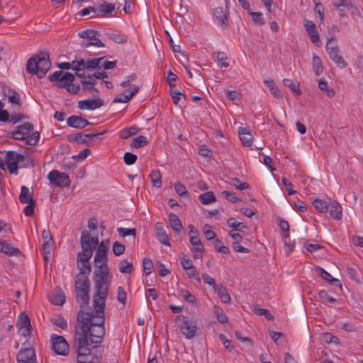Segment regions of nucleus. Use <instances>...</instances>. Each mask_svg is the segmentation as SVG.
Wrapping results in <instances>:
<instances>
[{
  "mask_svg": "<svg viewBox=\"0 0 363 363\" xmlns=\"http://www.w3.org/2000/svg\"><path fill=\"white\" fill-rule=\"evenodd\" d=\"M108 292L96 291L93 296L94 311L80 310L77 318V325L75 326L73 346L76 352L82 357L91 354L89 345L97 348L104 339L106 330L105 303Z\"/></svg>",
  "mask_w": 363,
  "mask_h": 363,
  "instance_id": "1",
  "label": "nucleus"
},
{
  "mask_svg": "<svg viewBox=\"0 0 363 363\" xmlns=\"http://www.w3.org/2000/svg\"><path fill=\"white\" fill-rule=\"evenodd\" d=\"M109 242L101 241L96 251L94 256V266L93 281L96 291L108 292L111 283V277L108 266V252Z\"/></svg>",
  "mask_w": 363,
  "mask_h": 363,
  "instance_id": "2",
  "label": "nucleus"
},
{
  "mask_svg": "<svg viewBox=\"0 0 363 363\" xmlns=\"http://www.w3.org/2000/svg\"><path fill=\"white\" fill-rule=\"evenodd\" d=\"M51 67L50 55L48 52H40L30 57L27 62L26 71L37 75L39 79L43 78Z\"/></svg>",
  "mask_w": 363,
  "mask_h": 363,
  "instance_id": "3",
  "label": "nucleus"
},
{
  "mask_svg": "<svg viewBox=\"0 0 363 363\" xmlns=\"http://www.w3.org/2000/svg\"><path fill=\"white\" fill-rule=\"evenodd\" d=\"M179 323L181 333L187 338L191 339L195 336L198 329L196 320L184 315H179L176 318Z\"/></svg>",
  "mask_w": 363,
  "mask_h": 363,
  "instance_id": "4",
  "label": "nucleus"
},
{
  "mask_svg": "<svg viewBox=\"0 0 363 363\" xmlns=\"http://www.w3.org/2000/svg\"><path fill=\"white\" fill-rule=\"evenodd\" d=\"M52 348L55 354L66 356L69 352V346L62 336L52 335L50 337Z\"/></svg>",
  "mask_w": 363,
  "mask_h": 363,
  "instance_id": "5",
  "label": "nucleus"
},
{
  "mask_svg": "<svg viewBox=\"0 0 363 363\" xmlns=\"http://www.w3.org/2000/svg\"><path fill=\"white\" fill-rule=\"evenodd\" d=\"M82 252H79V256L92 257L94 250V245L92 240V237L86 230H84L81 235L80 239Z\"/></svg>",
  "mask_w": 363,
  "mask_h": 363,
  "instance_id": "6",
  "label": "nucleus"
},
{
  "mask_svg": "<svg viewBox=\"0 0 363 363\" xmlns=\"http://www.w3.org/2000/svg\"><path fill=\"white\" fill-rule=\"evenodd\" d=\"M48 179L50 183L56 186L65 187L70 184L69 176L57 170H52L48 174Z\"/></svg>",
  "mask_w": 363,
  "mask_h": 363,
  "instance_id": "7",
  "label": "nucleus"
},
{
  "mask_svg": "<svg viewBox=\"0 0 363 363\" xmlns=\"http://www.w3.org/2000/svg\"><path fill=\"white\" fill-rule=\"evenodd\" d=\"M303 26L310 37L311 42L316 46H319L320 40L315 24L312 21L305 20L303 22Z\"/></svg>",
  "mask_w": 363,
  "mask_h": 363,
  "instance_id": "8",
  "label": "nucleus"
},
{
  "mask_svg": "<svg viewBox=\"0 0 363 363\" xmlns=\"http://www.w3.org/2000/svg\"><path fill=\"white\" fill-rule=\"evenodd\" d=\"M35 352L33 348L21 349L17 354L18 363H33L35 360Z\"/></svg>",
  "mask_w": 363,
  "mask_h": 363,
  "instance_id": "9",
  "label": "nucleus"
},
{
  "mask_svg": "<svg viewBox=\"0 0 363 363\" xmlns=\"http://www.w3.org/2000/svg\"><path fill=\"white\" fill-rule=\"evenodd\" d=\"M13 138L15 140H25L26 144L35 145L38 143L40 134L38 132L31 133L30 135L25 136L23 132H20L17 129L13 132Z\"/></svg>",
  "mask_w": 363,
  "mask_h": 363,
  "instance_id": "10",
  "label": "nucleus"
},
{
  "mask_svg": "<svg viewBox=\"0 0 363 363\" xmlns=\"http://www.w3.org/2000/svg\"><path fill=\"white\" fill-rule=\"evenodd\" d=\"M91 257H84L79 256V254H77V267L79 269V275H89L91 272V267L89 264V260Z\"/></svg>",
  "mask_w": 363,
  "mask_h": 363,
  "instance_id": "11",
  "label": "nucleus"
},
{
  "mask_svg": "<svg viewBox=\"0 0 363 363\" xmlns=\"http://www.w3.org/2000/svg\"><path fill=\"white\" fill-rule=\"evenodd\" d=\"M89 291L90 290H78L76 292V298L80 306V310L85 312H90L88 309V304L89 302Z\"/></svg>",
  "mask_w": 363,
  "mask_h": 363,
  "instance_id": "12",
  "label": "nucleus"
},
{
  "mask_svg": "<svg viewBox=\"0 0 363 363\" xmlns=\"http://www.w3.org/2000/svg\"><path fill=\"white\" fill-rule=\"evenodd\" d=\"M103 105L104 101L100 98L82 100L78 102V107L82 110H94L101 107Z\"/></svg>",
  "mask_w": 363,
  "mask_h": 363,
  "instance_id": "13",
  "label": "nucleus"
},
{
  "mask_svg": "<svg viewBox=\"0 0 363 363\" xmlns=\"http://www.w3.org/2000/svg\"><path fill=\"white\" fill-rule=\"evenodd\" d=\"M104 132L91 133H79L76 134L72 139L69 138V140L74 141L78 144H86L92 142L94 138L104 134Z\"/></svg>",
  "mask_w": 363,
  "mask_h": 363,
  "instance_id": "14",
  "label": "nucleus"
},
{
  "mask_svg": "<svg viewBox=\"0 0 363 363\" xmlns=\"http://www.w3.org/2000/svg\"><path fill=\"white\" fill-rule=\"evenodd\" d=\"M67 123L69 126L77 129H83L86 125L91 124L86 119L74 115L71 116L67 119Z\"/></svg>",
  "mask_w": 363,
  "mask_h": 363,
  "instance_id": "15",
  "label": "nucleus"
},
{
  "mask_svg": "<svg viewBox=\"0 0 363 363\" xmlns=\"http://www.w3.org/2000/svg\"><path fill=\"white\" fill-rule=\"evenodd\" d=\"M330 50L327 52L330 56V59L339 67L340 68H345L347 64L344 60L343 57L340 55V50L338 48H329Z\"/></svg>",
  "mask_w": 363,
  "mask_h": 363,
  "instance_id": "16",
  "label": "nucleus"
},
{
  "mask_svg": "<svg viewBox=\"0 0 363 363\" xmlns=\"http://www.w3.org/2000/svg\"><path fill=\"white\" fill-rule=\"evenodd\" d=\"M25 160H0V168L2 170H6V167L10 174H18V168L20 167L21 162Z\"/></svg>",
  "mask_w": 363,
  "mask_h": 363,
  "instance_id": "17",
  "label": "nucleus"
},
{
  "mask_svg": "<svg viewBox=\"0 0 363 363\" xmlns=\"http://www.w3.org/2000/svg\"><path fill=\"white\" fill-rule=\"evenodd\" d=\"M330 216L337 220H340L342 219V206L340 204L335 200H330L328 203V209Z\"/></svg>",
  "mask_w": 363,
  "mask_h": 363,
  "instance_id": "18",
  "label": "nucleus"
},
{
  "mask_svg": "<svg viewBox=\"0 0 363 363\" xmlns=\"http://www.w3.org/2000/svg\"><path fill=\"white\" fill-rule=\"evenodd\" d=\"M75 77L71 72H65L53 85L57 88L67 89L74 81Z\"/></svg>",
  "mask_w": 363,
  "mask_h": 363,
  "instance_id": "19",
  "label": "nucleus"
},
{
  "mask_svg": "<svg viewBox=\"0 0 363 363\" xmlns=\"http://www.w3.org/2000/svg\"><path fill=\"white\" fill-rule=\"evenodd\" d=\"M89 275L77 274L75 277V291L90 290Z\"/></svg>",
  "mask_w": 363,
  "mask_h": 363,
  "instance_id": "20",
  "label": "nucleus"
},
{
  "mask_svg": "<svg viewBox=\"0 0 363 363\" xmlns=\"http://www.w3.org/2000/svg\"><path fill=\"white\" fill-rule=\"evenodd\" d=\"M0 252L10 256H16L21 254L18 248L13 247L6 240L0 241Z\"/></svg>",
  "mask_w": 363,
  "mask_h": 363,
  "instance_id": "21",
  "label": "nucleus"
},
{
  "mask_svg": "<svg viewBox=\"0 0 363 363\" xmlns=\"http://www.w3.org/2000/svg\"><path fill=\"white\" fill-rule=\"evenodd\" d=\"M66 296L60 288H56L50 296V302L55 306H62L65 302Z\"/></svg>",
  "mask_w": 363,
  "mask_h": 363,
  "instance_id": "22",
  "label": "nucleus"
},
{
  "mask_svg": "<svg viewBox=\"0 0 363 363\" xmlns=\"http://www.w3.org/2000/svg\"><path fill=\"white\" fill-rule=\"evenodd\" d=\"M238 134L240 140L243 145L246 147H250L252 145V135L249 128L240 127L238 129Z\"/></svg>",
  "mask_w": 363,
  "mask_h": 363,
  "instance_id": "23",
  "label": "nucleus"
},
{
  "mask_svg": "<svg viewBox=\"0 0 363 363\" xmlns=\"http://www.w3.org/2000/svg\"><path fill=\"white\" fill-rule=\"evenodd\" d=\"M228 10H224L223 7H217L214 9V15L219 22V25L223 28L228 26Z\"/></svg>",
  "mask_w": 363,
  "mask_h": 363,
  "instance_id": "24",
  "label": "nucleus"
},
{
  "mask_svg": "<svg viewBox=\"0 0 363 363\" xmlns=\"http://www.w3.org/2000/svg\"><path fill=\"white\" fill-rule=\"evenodd\" d=\"M155 230L157 233V238L158 240L164 245L170 246L168 235L166 233L165 230L162 227L160 223H157L155 225Z\"/></svg>",
  "mask_w": 363,
  "mask_h": 363,
  "instance_id": "25",
  "label": "nucleus"
},
{
  "mask_svg": "<svg viewBox=\"0 0 363 363\" xmlns=\"http://www.w3.org/2000/svg\"><path fill=\"white\" fill-rule=\"evenodd\" d=\"M33 191L30 193L29 189L26 186H22L21 188V193L19 195V201L22 203H28L35 201L33 199Z\"/></svg>",
  "mask_w": 363,
  "mask_h": 363,
  "instance_id": "26",
  "label": "nucleus"
},
{
  "mask_svg": "<svg viewBox=\"0 0 363 363\" xmlns=\"http://www.w3.org/2000/svg\"><path fill=\"white\" fill-rule=\"evenodd\" d=\"M318 271L319 272V274L320 276L325 280H326L327 281H328L330 284L334 285V286H337L340 288H342V284L340 283V281L335 279V278H333L331 274L330 273H328V272H326L324 269L318 267Z\"/></svg>",
  "mask_w": 363,
  "mask_h": 363,
  "instance_id": "27",
  "label": "nucleus"
},
{
  "mask_svg": "<svg viewBox=\"0 0 363 363\" xmlns=\"http://www.w3.org/2000/svg\"><path fill=\"white\" fill-rule=\"evenodd\" d=\"M169 223L172 230L176 233H180L182 230V224L178 216L173 213H171L169 216Z\"/></svg>",
  "mask_w": 363,
  "mask_h": 363,
  "instance_id": "28",
  "label": "nucleus"
},
{
  "mask_svg": "<svg viewBox=\"0 0 363 363\" xmlns=\"http://www.w3.org/2000/svg\"><path fill=\"white\" fill-rule=\"evenodd\" d=\"M199 201L204 205H208L216 201V197L213 191H207L199 196Z\"/></svg>",
  "mask_w": 363,
  "mask_h": 363,
  "instance_id": "29",
  "label": "nucleus"
},
{
  "mask_svg": "<svg viewBox=\"0 0 363 363\" xmlns=\"http://www.w3.org/2000/svg\"><path fill=\"white\" fill-rule=\"evenodd\" d=\"M318 88L325 92V94L330 98L335 95V91L333 88L328 86V83L325 79H320L318 81Z\"/></svg>",
  "mask_w": 363,
  "mask_h": 363,
  "instance_id": "30",
  "label": "nucleus"
},
{
  "mask_svg": "<svg viewBox=\"0 0 363 363\" xmlns=\"http://www.w3.org/2000/svg\"><path fill=\"white\" fill-rule=\"evenodd\" d=\"M116 4L104 2L99 6V12L101 14H96V16H104L106 14H109L114 11Z\"/></svg>",
  "mask_w": 363,
  "mask_h": 363,
  "instance_id": "31",
  "label": "nucleus"
},
{
  "mask_svg": "<svg viewBox=\"0 0 363 363\" xmlns=\"http://www.w3.org/2000/svg\"><path fill=\"white\" fill-rule=\"evenodd\" d=\"M264 84L269 89L271 94L276 99H281L282 95L272 79L264 80Z\"/></svg>",
  "mask_w": 363,
  "mask_h": 363,
  "instance_id": "32",
  "label": "nucleus"
},
{
  "mask_svg": "<svg viewBox=\"0 0 363 363\" xmlns=\"http://www.w3.org/2000/svg\"><path fill=\"white\" fill-rule=\"evenodd\" d=\"M16 325L19 329L26 327H31L30 318L25 312L20 313Z\"/></svg>",
  "mask_w": 363,
  "mask_h": 363,
  "instance_id": "33",
  "label": "nucleus"
},
{
  "mask_svg": "<svg viewBox=\"0 0 363 363\" xmlns=\"http://www.w3.org/2000/svg\"><path fill=\"white\" fill-rule=\"evenodd\" d=\"M106 36L118 44H125L128 41V37L123 34L118 33H106Z\"/></svg>",
  "mask_w": 363,
  "mask_h": 363,
  "instance_id": "34",
  "label": "nucleus"
},
{
  "mask_svg": "<svg viewBox=\"0 0 363 363\" xmlns=\"http://www.w3.org/2000/svg\"><path fill=\"white\" fill-rule=\"evenodd\" d=\"M313 68L316 76L320 75L323 72V65L320 57L313 55Z\"/></svg>",
  "mask_w": 363,
  "mask_h": 363,
  "instance_id": "35",
  "label": "nucleus"
},
{
  "mask_svg": "<svg viewBox=\"0 0 363 363\" xmlns=\"http://www.w3.org/2000/svg\"><path fill=\"white\" fill-rule=\"evenodd\" d=\"M217 292L223 303H228L230 302L231 298L225 287L220 286L217 289Z\"/></svg>",
  "mask_w": 363,
  "mask_h": 363,
  "instance_id": "36",
  "label": "nucleus"
},
{
  "mask_svg": "<svg viewBox=\"0 0 363 363\" xmlns=\"http://www.w3.org/2000/svg\"><path fill=\"white\" fill-rule=\"evenodd\" d=\"M150 177L153 186L160 188L162 186L161 174L159 170H153L151 172Z\"/></svg>",
  "mask_w": 363,
  "mask_h": 363,
  "instance_id": "37",
  "label": "nucleus"
},
{
  "mask_svg": "<svg viewBox=\"0 0 363 363\" xmlns=\"http://www.w3.org/2000/svg\"><path fill=\"white\" fill-rule=\"evenodd\" d=\"M213 245L215 250L217 252H220L223 255L229 254V252H230L229 248L227 246L224 245L223 242L220 241V240L214 239V240L213 242Z\"/></svg>",
  "mask_w": 363,
  "mask_h": 363,
  "instance_id": "38",
  "label": "nucleus"
},
{
  "mask_svg": "<svg viewBox=\"0 0 363 363\" xmlns=\"http://www.w3.org/2000/svg\"><path fill=\"white\" fill-rule=\"evenodd\" d=\"M0 159H25L24 155L17 154L14 151H0Z\"/></svg>",
  "mask_w": 363,
  "mask_h": 363,
  "instance_id": "39",
  "label": "nucleus"
},
{
  "mask_svg": "<svg viewBox=\"0 0 363 363\" xmlns=\"http://www.w3.org/2000/svg\"><path fill=\"white\" fill-rule=\"evenodd\" d=\"M312 203L318 211L320 213H326L328 211V204L325 201L316 199L312 202Z\"/></svg>",
  "mask_w": 363,
  "mask_h": 363,
  "instance_id": "40",
  "label": "nucleus"
},
{
  "mask_svg": "<svg viewBox=\"0 0 363 363\" xmlns=\"http://www.w3.org/2000/svg\"><path fill=\"white\" fill-rule=\"evenodd\" d=\"M138 128L136 126H131L122 129L119 132V135L121 138L126 139L131 135H133L138 133Z\"/></svg>",
  "mask_w": 363,
  "mask_h": 363,
  "instance_id": "41",
  "label": "nucleus"
},
{
  "mask_svg": "<svg viewBox=\"0 0 363 363\" xmlns=\"http://www.w3.org/2000/svg\"><path fill=\"white\" fill-rule=\"evenodd\" d=\"M9 101L11 104H14L18 105V106H21V100H20V96L19 94L15 90L12 89H9Z\"/></svg>",
  "mask_w": 363,
  "mask_h": 363,
  "instance_id": "42",
  "label": "nucleus"
},
{
  "mask_svg": "<svg viewBox=\"0 0 363 363\" xmlns=\"http://www.w3.org/2000/svg\"><path fill=\"white\" fill-rule=\"evenodd\" d=\"M277 220L279 221V225L280 228L283 231V234H282L283 238L286 239V238H289V223L280 217H279L277 218Z\"/></svg>",
  "mask_w": 363,
  "mask_h": 363,
  "instance_id": "43",
  "label": "nucleus"
},
{
  "mask_svg": "<svg viewBox=\"0 0 363 363\" xmlns=\"http://www.w3.org/2000/svg\"><path fill=\"white\" fill-rule=\"evenodd\" d=\"M283 84L284 86L289 87L296 95L299 96L301 94V90L299 88V85L294 83L291 79H284Z\"/></svg>",
  "mask_w": 363,
  "mask_h": 363,
  "instance_id": "44",
  "label": "nucleus"
},
{
  "mask_svg": "<svg viewBox=\"0 0 363 363\" xmlns=\"http://www.w3.org/2000/svg\"><path fill=\"white\" fill-rule=\"evenodd\" d=\"M227 224L230 228H234L237 230H242L247 228V225L244 223L238 222L234 218H230L227 220Z\"/></svg>",
  "mask_w": 363,
  "mask_h": 363,
  "instance_id": "45",
  "label": "nucleus"
},
{
  "mask_svg": "<svg viewBox=\"0 0 363 363\" xmlns=\"http://www.w3.org/2000/svg\"><path fill=\"white\" fill-rule=\"evenodd\" d=\"M16 129L20 132H23L25 136H28L31 135V132L33 130V125L29 122H26L23 125H18Z\"/></svg>",
  "mask_w": 363,
  "mask_h": 363,
  "instance_id": "46",
  "label": "nucleus"
},
{
  "mask_svg": "<svg viewBox=\"0 0 363 363\" xmlns=\"http://www.w3.org/2000/svg\"><path fill=\"white\" fill-rule=\"evenodd\" d=\"M104 57L99 58H93L86 62V69L87 70H94L97 67H99V64L101 60H104Z\"/></svg>",
  "mask_w": 363,
  "mask_h": 363,
  "instance_id": "47",
  "label": "nucleus"
},
{
  "mask_svg": "<svg viewBox=\"0 0 363 363\" xmlns=\"http://www.w3.org/2000/svg\"><path fill=\"white\" fill-rule=\"evenodd\" d=\"M147 144V140L146 137L143 135H139L133 139L131 142V145L135 148L141 147Z\"/></svg>",
  "mask_w": 363,
  "mask_h": 363,
  "instance_id": "48",
  "label": "nucleus"
},
{
  "mask_svg": "<svg viewBox=\"0 0 363 363\" xmlns=\"http://www.w3.org/2000/svg\"><path fill=\"white\" fill-rule=\"evenodd\" d=\"M333 5L334 7L344 6L348 10L354 7L352 0H333Z\"/></svg>",
  "mask_w": 363,
  "mask_h": 363,
  "instance_id": "49",
  "label": "nucleus"
},
{
  "mask_svg": "<svg viewBox=\"0 0 363 363\" xmlns=\"http://www.w3.org/2000/svg\"><path fill=\"white\" fill-rule=\"evenodd\" d=\"M119 270L121 273H130L133 270V264L127 259H123L119 263Z\"/></svg>",
  "mask_w": 363,
  "mask_h": 363,
  "instance_id": "50",
  "label": "nucleus"
},
{
  "mask_svg": "<svg viewBox=\"0 0 363 363\" xmlns=\"http://www.w3.org/2000/svg\"><path fill=\"white\" fill-rule=\"evenodd\" d=\"M179 295L184 300L190 304H194L196 302V297L191 294L189 291L182 289L180 291Z\"/></svg>",
  "mask_w": 363,
  "mask_h": 363,
  "instance_id": "51",
  "label": "nucleus"
},
{
  "mask_svg": "<svg viewBox=\"0 0 363 363\" xmlns=\"http://www.w3.org/2000/svg\"><path fill=\"white\" fill-rule=\"evenodd\" d=\"M214 313L219 323H225L228 321V317L220 307L214 306Z\"/></svg>",
  "mask_w": 363,
  "mask_h": 363,
  "instance_id": "52",
  "label": "nucleus"
},
{
  "mask_svg": "<svg viewBox=\"0 0 363 363\" xmlns=\"http://www.w3.org/2000/svg\"><path fill=\"white\" fill-rule=\"evenodd\" d=\"M250 14L255 24L262 26L265 23V21L261 12H250Z\"/></svg>",
  "mask_w": 363,
  "mask_h": 363,
  "instance_id": "53",
  "label": "nucleus"
},
{
  "mask_svg": "<svg viewBox=\"0 0 363 363\" xmlns=\"http://www.w3.org/2000/svg\"><path fill=\"white\" fill-rule=\"evenodd\" d=\"M253 311L257 315H264L266 319H267L269 320H272L274 318V316L267 309H264V308H258V307L255 306L254 308Z\"/></svg>",
  "mask_w": 363,
  "mask_h": 363,
  "instance_id": "54",
  "label": "nucleus"
},
{
  "mask_svg": "<svg viewBox=\"0 0 363 363\" xmlns=\"http://www.w3.org/2000/svg\"><path fill=\"white\" fill-rule=\"evenodd\" d=\"M125 247L124 245L116 241L113 244V252L116 256H120L124 253Z\"/></svg>",
  "mask_w": 363,
  "mask_h": 363,
  "instance_id": "55",
  "label": "nucleus"
},
{
  "mask_svg": "<svg viewBox=\"0 0 363 363\" xmlns=\"http://www.w3.org/2000/svg\"><path fill=\"white\" fill-rule=\"evenodd\" d=\"M232 184L236 189L240 190L250 189V185L247 182H242L238 178H233L232 179Z\"/></svg>",
  "mask_w": 363,
  "mask_h": 363,
  "instance_id": "56",
  "label": "nucleus"
},
{
  "mask_svg": "<svg viewBox=\"0 0 363 363\" xmlns=\"http://www.w3.org/2000/svg\"><path fill=\"white\" fill-rule=\"evenodd\" d=\"M171 97L173 99V102L175 105L178 104L179 101L181 99V96H182L185 99V95L182 94L179 90L174 89V87L170 88L169 90Z\"/></svg>",
  "mask_w": 363,
  "mask_h": 363,
  "instance_id": "57",
  "label": "nucleus"
},
{
  "mask_svg": "<svg viewBox=\"0 0 363 363\" xmlns=\"http://www.w3.org/2000/svg\"><path fill=\"white\" fill-rule=\"evenodd\" d=\"M228 57L223 52H218L217 54V63L220 67H227L228 63L226 62Z\"/></svg>",
  "mask_w": 363,
  "mask_h": 363,
  "instance_id": "58",
  "label": "nucleus"
},
{
  "mask_svg": "<svg viewBox=\"0 0 363 363\" xmlns=\"http://www.w3.org/2000/svg\"><path fill=\"white\" fill-rule=\"evenodd\" d=\"M77 64V66H73L72 69L76 72H84L86 69V62L83 58H80L79 60H75L72 62V65Z\"/></svg>",
  "mask_w": 363,
  "mask_h": 363,
  "instance_id": "59",
  "label": "nucleus"
},
{
  "mask_svg": "<svg viewBox=\"0 0 363 363\" xmlns=\"http://www.w3.org/2000/svg\"><path fill=\"white\" fill-rule=\"evenodd\" d=\"M52 323L61 329H65L67 327V320L62 316H57L52 318Z\"/></svg>",
  "mask_w": 363,
  "mask_h": 363,
  "instance_id": "60",
  "label": "nucleus"
},
{
  "mask_svg": "<svg viewBox=\"0 0 363 363\" xmlns=\"http://www.w3.org/2000/svg\"><path fill=\"white\" fill-rule=\"evenodd\" d=\"M118 233L121 236L125 237L128 235L135 236L136 230L135 228H118L117 229Z\"/></svg>",
  "mask_w": 363,
  "mask_h": 363,
  "instance_id": "61",
  "label": "nucleus"
},
{
  "mask_svg": "<svg viewBox=\"0 0 363 363\" xmlns=\"http://www.w3.org/2000/svg\"><path fill=\"white\" fill-rule=\"evenodd\" d=\"M180 262L183 268L185 269H189L194 267L192 264V261L187 255H182L180 257Z\"/></svg>",
  "mask_w": 363,
  "mask_h": 363,
  "instance_id": "62",
  "label": "nucleus"
},
{
  "mask_svg": "<svg viewBox=\"0 0 363 363\" xmlns=\"http://www.w3.org/2000/svg\"><path fill=\"white\" fill-rule=\"evenodd\" d=\"M174 189H175L176 192L179 196H189V193L186 191L185 186L183 185L180 182H177V183L174 184Z\"/></svg>",
  "mask_w": 363,
  "mask_h": 363,
  "instance_id": "63",
  "label": "nucleus"
},
{
  "mask_svg": "<svg viewBox=\"0 0 363 363\" xmlns=\"http://www.w3.org/2000/svg\"><path fill=\"white\" fill-rule=\"evenodd\" d=\"M203 234L208 240H213L216 236L213 230L211 229L209 225H205L203 229Z\"/></svg>",
  "mask_w": 363,
  "mask_h": 363,
  "instance_id": "64",
  "label": "nucleus"
}]
</instances>
